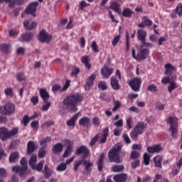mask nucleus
Segmentation results:
<instances>
[{
  "mask_svg": "<svg viewBox=\"0 0 182 182\" xmlns=\"http://www.w3.org/2000/svg\"><path fill=\"white\" fill-rule=\"evenodd\" d=\"M82 102V96L78 94L71 95L67 97L63 102V109L68 112H77V105Z\"/></svg>",
  "mask_w": 182,
  "mask_h": 182,
  "instance_id": "nucleus-1",
  "label": "nucleus"
},
{
  "mask_svg": "<svg viewBox=\"0 0 182 182\" xmlns=\"http://www.w3.org/2000/svg\"><path fill=\"white\" fill-rule=\"evenodd\" d=\"M19 134V127H13L11 130L6 127H0V140L5 141L9 139H12V137H16Z\"/></svg>",
  "mask_w": 182,
  "mask_h": 182,
  "instance_id": "nucleus-2",
  "label": "nucleus"
},
{
  "mask_svg": "<svg viewBox=\"0 0 182 182\" xmlns=\"http://www.w3.org/2000/svg\"><path fill=\"white\" fill-rule=\"evenodd\" d=\"M122 150V146L119 144H115L112 149L108 152V158L110 161L114 163H120V158L119 157V153Z\"/></svg>",
  "mask_w": 182,
  "mask_h": 182,
  "instance_id": "nucleus-3",
  "label": "nucleus"
},
{
  "mask_svg": "<svg viewBox=\"0 0 182 182\" xmlns=\"http://www.w3.org/2000/svg\"><path fill=\"white\" fill-rule=\"evenodd\" d=\"M167 122L169 123L171 126L168 130L171 133V136L173 137V139H177V129L178 127V119L176 117H169L167 119Z\"/></svg>",
  "mask_w": 182,
  "mask_h": 182,
  "instance_id": "nucleus-4",
  "label": "nucleus"
},
{
  "mask_svg": "<svg viewBox=\"0 0 182 182\" xmlns=\"http://www.w3.org/2000/svg\"><path fill=\"white\" fill-rule=\"evenodd\" d=\"M0 113L5 116H11L12 113H15V104L6 102L5 105L1 106Z\"/></svg>",
  "mask_w": 182,
  "mask_h": 182,
  "instance_id": "nucleus-5",
  "label": "nucleus"
},
{
  "mask_svg": "<svg viewBox=\"0 0 182 182\" xmlns=\"http://www.w3.org/2000/svg\"><path fill=\"white\" fill-rule=\"evenodd\" d=\"M21 166H14L12 168V171L15 173H18L20 177H22L25 173H26V170H28V164L26 163V159L22 158L20 161Z\"/></svg>",
  "mask_w": 182,
  "mask_h": 182,
  "instance_id": "nucleus-6",
  "label": "nucleus"
},
{
  "mask_svg": "<svg viewBox=\"0 0 182 182\" xmlns=\"http://www.w3.org/2000/svg\"><path fill=\"white\" fill-rule=\"evenodd\" d=\"M144 129H146V126H144V122L138 123L136 125L135 128L130 133L131 138L134 140L137 139L139 134H143V133H144Z\"/></svg>",
  "mask_w": 182,
  "mask_h": 182,
  "instance_id": "nucleus-7",
  "label": "nucleus"
},
{
  "mask_svg": "<svg viewBox=\"0 0 182 182\" xmlns=\"http://www.w3.org/2000/svg\"><path fill=\"white\" fill-rule=\"evenodd\" d=\"M52 38L53 36L45 30L40 31L38 35V41L43 43H49L52 41Z\"/></svg>",
  "mask_w": 182,
  "mask_h": 182,
  "instance_id": "nucleus-8",
  "label": "nucleus"
},
{
  "mask_svg": "<svg viewBox=\"0 0 182 182\" xmlns=\"http://www.w3.org/2000/svg\"><path fill=\"white\" fill-rule=\"evenodd\" d=\"M64 143L65 146H67V148L63 155V157L64 159H66V157H69L70 154L73 152V141L69 140V139H65L64 141Z\"/></svg>",
  "mask_w": 182,
  "mask_h": 182,
  "instance_id": "nucleus-9",
  "label": "nucleus"
},
{
  "mask_svg": "<svg viewBox=\"0 0 182 182\" xmlns=\"http://www.w3.org/2000/svg\"><path fill=\"white\" fill-rule=\"evenodd\" d=\"M129 86L134 92H139L140 90V86L141 85V79L140 78H133L129 82Z\"/></svg>",
  "mask_w": 182,
  "mask_h": 182,
  "instance_id": "nucleus-10",
  "label": "nucleus"
},
{
  "mask_svg": "<svg viewBox=\"0 0 182 182\" xmlns=\"http://www.w3.org/2000/svg\"><path fill=\"white\" fill-rule=\"evenodd\" d=\"M39 5V3L38 1H33L31 3L28 7L26 9V13L30 14L33 16H36V14L35 12H36V7Z\"/></svg>",
  "mask_w": 182,
  "mask_h": 182,
  "instance_id": "nucleus-11",
  "label": "nucleus"
},
{
  "mask_svg": "<svg viewBox=\"0 0 182 182\" xmlns=\"http://www.w3.org/2000/svg\"><path fill=\"white\" fill-rule=\"evenodd\" d=\"M114 70L113 68H109L107 66L105 65L101 69V74L104 79H109Z\"/></svg>",
  "mask_w": 182,
  "mask_h": 182,
  "instance_id": "nucleus-12",
  "label": "nucleus"
},
{
  "mask_svg": "<svg viewBox=\"0 0 182 182\" xmlns=\"http://www.w3.org/2000/svg\"><path fill=\"white\" fill-rule=\"evenodd\" d=\"M76 154L77 156L82 154L83 157H87L89 156V149L86 146H81L77 149Z\"/></svg>",
  "mask_w": 182,
  "mask_h": 182,
  "instance_id": "nucleus-13",
  "label": "nucleus"
},
{
  "mask_svg": "<svg viewBox=\"0 0 182 182\" xmlns=\"http://www.w3.org/2000/svg\"><path fill=\"white\" fill-rule=\"evenodd\" d=\"M23 26L26 29L32 31V29H35L38 26V23L36 21L31 23V20H26L23 21Z\"/></svg>",
  "mask_w": 182,
  "mask_h": 182,
  "instance_id": "nucleus-14",
  "label": "nucleus"
},
{
  "mask_svg": "<svg viewBox=\"0 0 182 182\" xmlns=\"http://www.w3.org/2000/svg\"><path fill=\"white\" fill-rule=\"evenodd\" d=\"M148 153L154 154V153H160L161 150H163V147L160 144H156L153 146H148L146 148Z\"/></svg>",
  "mask_w": 182,
  "mask_h": 182,
  "instance_id": "nucleus-15",
  "label": "nucleus"
},
{
  "mask_svg": "<svg viewBox=\"0 0 182 182\" xmlns=\"http://www.w3.org/2000/svg\"><path fill=\"white\" fill-rule=\"evenodd\" d=\"M99 139H100V143L103 144L106 143V141L107 140V136H109V128H105L103 129L102 134H98Z\"/></svg>",
  "mask_w": 182,
  "mask_h": 182,
  "instance_id": "nucleus-16",
  "label": "nucleus"
},
{
  "mask_svg": "<svg viewBox=\"0 0 182 182\" xmlns=\"http://www.w3.org/2000/svg\"><path fill=\"white\" fill-rule=\"evenodd\" d=\"M38 149L36 144L33 141H29L27 144V154H32Z\"/></svg>",
  "mask_w": 182,
  "mask_h": 182,
  "instance_id": "nucleus-17",
  "label": "nucleus"
},
{
  "mask_svg": "<svg viewBox=\"0 0 182 182\" xmlns=\"http://www.w3.org/2000/svg\"><path fill=\"white\" fill-rule=\"evenodd\" d=\"M96 79V75L94 74H92L91 76H90L85 85V90H90V88L92 87V85H93V82Z\"/></svg>",
  "mask_w": 182,
  "mask_h": 182,
  "instance_id": "nucleus-18",
  "label": "nucleus"
},
{
  "mask_svg": "<svg viewBox=\"0 0 182 182\" xmlns=\"http://www.w3.org/2000/svg\"><path fill=\"white\" fill-rule=\"evenodd\" d=\"M78 117H79V114H76L73 115V117L67 120L66 122L67 126H68L69 127H75L76 126V121L77 120Z\"/></svg>",
  "mask_w": 182,
  "mask_h": 182,
  "instance_id": "nucleus-19",
  "label": "nucleus"
},
{
  "mask_svg": "<svg viewBox=\"0 0 182 182\" xmlns=\"http://www.w3.org/2000/svg\"><path fill=\"white\" fill-rule=\"evenodd\" d=\"M110 82H111V86L114 90H120V84H119V80L116 79V77L112 76L110 78Z\"/></svg>",
  "mask_w": 182,
  "mask_h": 182,
  "instance_id": "nucleus-20",
  "label": "nucleus"
},
{
  "mask_svg": "<svg viewBox=\"0 0 182 182\" xmlns=\"http://www.w3.org/2000/svg\"><path fill=\"white\" fill-rule=\"evenodd\" d=\"M79 124L82 126V127H89L90 126V118L87 117L81 118L79 121Z\"/></svg>",
  "mask_w": 182,
  "mask_h": 182,
  "instance_id": "nucleus-21",
  "label": "nucleus"
},
{
  "mask_svg": "<svg viewBox=\"0 0 182 182\" xmlns=\"http://www.w3.org/2000/svg\"><path fill=\"white\" fill-rule=\"evenodd\" d=\"M114 180L116 182H124L127 180V175L126 173L117 174L114 176Z\"/></svg>",
  "mask_w": 182,
  "mask_h": 182,
  "instance_id": "nucleus-22",
  "label": "nucleus"
},
{
  "mask_svg": "<svg viewBox=\"0 0 182 182\" xmlns=\"http://www.w3.org/2000/svg\"><path fill=\"white\" fill-rule=\"evenodd\" d=\"M36 117H38L37 114H34L33 116H31V117H29L28 115H25L23 117V120L21 121V123L23 124V125L25 127L28 126V124H29V122H31V120H33V119H36Z\"/></svg>",
  "mask_w": 182,
  "mask_h": 182,
  "instance_id": "nucleus-23",
  "label": "nucleus"
},
{
  "mask_svg": "<svg viewBox=\"0 0 182 182\" xmlns=\"http://www.w3.org/2000/svg\"><path fill=\"white\" fill-rule=\"evenodd\" d=\"M149 49H142L137 54L138 59H146L149 56Z\"/></svg>",
  "mask_w": 182,
  "mask_h": 182,
  "instance_id": "nucleus-24",
  "label": "nucleus"
},
{
  "mask_svg": "<svg viewBox=\"0 0 182 182\" xmlns=\"http://www.w3.org/2000/svg\"><path fill=\"white\" fill-rule=\"evenodd\" d=\"M111 9H113L117 14H122V10L120 9V4H119L117 2L114 1L110 4Z\"/></svg>",
  "mask_w": 182,
  "mask_h": 182,
  "instance_id": "nucleus-25",
  "label": "nucleus"
},
{
  "mask_svg": "<svg viewBox=\"0 0 182 182\" xmlns=\"http://www.w3.org/2000/svg\"><path fill=\"white\" fill-rule=\"evenodd\" d=\"M103 160H105V153L100 154L98 161L97 162L99 171L103 170Z\"/></svg>",
  "mask_w": 182,
  "mask_h": 182,
  "instance_id": "nucleus-26",
  "label": "nucleus"
},
{
  "mask_svg": "<svg viewBox=\"0 0 182 182\" xmlns=\"http://www.w3.org/2000/svg\"><path fill=\"white\" fill-rule=\"evenodd\" d=\"M165 75H171L173 72L176 71V67L173 66L171 63L165 65Z\"/></svg>",
  "mask_w": 182,
  "mask_h": 182,
  "instance_id": "nucleus-27",
  "label": "nucleus"
},
{
  "mask_svg": "<svg viewBox=\"0 0 182 182\" xmlns=\"http://www.w3.org/2000/svg\"><path fill=\"white\" fill-rule=\"evenodd\" d=\"M40 96L43 99V102H48L49 100V93L46 92V90L45 89H41L40 90Z\"/></svg>",
  "mask_w": 182,
  "mask_h": 182,
  "instance_id": "nucleus-28",
  "label": "nucleus"
},
{
  "mask_svg": "<svg viewBox=\"0 0 182 182\" xmlns=\"http://www.w3.org/2000/svg\"><path fill=\"white\" fill-rule=\"evenodd\" d=\"M137 33H138L139 41H141V42L146 41V37L147 36V33H146L144 31V30L140 29L137 31Z\"/></svg>",
  "mask_w": 182,
  "mask_h": 182,
  "instance_id": "nucleus-29",
  "label": "nucleus"
},
{
  "mask_svg": "<svg viewBox=\"0 0 182 182\" xmlns=\"http://www.w3.org/2000/svg\"><path fill=\"white\" fill-rule=\"evenodd\" d=\"M63 151V144L60 143L56 144L53 147V153H62Z\"/></svg>",
  "mask_w": 182,
  "mask_h": 182,
  "instance_id": "nucleus-30",
  "label": "nucleus"
},
{
  "mask_svg": "<svg viewBox=\"0 0 182 182\" xmlns=\"http://www.w3.org/2000/svg\"><path fill=\"white\" fill-rule=\"evenodd\" d=\"M81 62L85 65L87 69H90V68H92V65L89 63V55L82 56L81 58Z\"/></svg>",
  "mask_w": 182,
  "mask_h": 182,
  "instance_id": "nucleus-31",
  "label": "nucleus"
},
{
  "mask_svg": "<svg viewBox=\"0 0 182 182\" xmlns=\"http://www.w3.org/2000/svg\"><path fill=\"white\" fill-rule=\"evenodd\" d=\"M33 38V34L31 32H27L23 34L22 39L24 41V42H29V41H32V38Z\"/></svg>",
  "mask_w": 182,
  "mask_h": 182,
  "instance_id": "nucleus-32",
  "label": "nucleus"
},
{
  "mask_svg": "<svg viewBox=\"0 0 182 182\" xmlns=\"http://www.w3.org/2000/svg\"><path fill=\"white\" fill-rule=\"evenodd\" d=\"M140 159V151L134 150L131 152L130 159L131 160H137Z\"/></svg>",
  "mask_w": 182,
  "mask_h": 182,
  "instance_id": "nucleus-33",
  "label": "nucleus"
},
{
  "mask_svg": "<svg viewBox=\"0 0 182 182\" xmlns=\"http://www.w3.org/2000/svg\"><path fill=\"white\" fill-rule=\"evenodd\" d=\"M0 50L3 52V53H9L11 50V45H8V44L0 45Z\"/></svg>",
  "mask_w": 182,
  "mask_h": 182,
  "instance_id": "nucleus-34",
  "label": "nucleus"
},
{
  "mask_svg": "<svg viewBox=\"0 0 182 182\" xmlns=\"http://www.w3.org/2000/svg\"><path fill=\"white\" fill-rule=\"evenodd\" d=\"M36 155H32L30 158L28 164L33 168V170H35V164H36Z\"/></svg>",
  "mask_w": 182,
  "mask_h": 182,
  "instance_id": "nucleus-35",
  "label": "nucleus"
},
{
  "mask_svg": "<svg viewBox=\"0 0 182 182\" xmlns=\"http://www.w3.org/2000/svg\"><path fill=\"white\" fill-rule=\"evenodd\" d=\"M153 161L156 167H159V168H161V156L160 155L155 156Z\"/></svg>",
  "mask_w": 182,
  "mask_h": 182,
  "instance_id": "nucleus-36",
  "label": "nucleus"
},
{
  "mask_svg": "<svg viewBox=\"0 0 182 182\" xmlns=\"http://www.w3.org/2000/svg\"><path fill=\"white\" fill-rule=\"evenodd\" d=\"M81 164H86V160L82 159V160H79L77 161H75L73 166V169L75 170V171H77Z\"/></svg>",
  "mask_w": 182,
  "mask_h": 182,
  "instance_id": "nucleus-37",
  "label": "nucleus"
},
{
  "mask_svg": "<svg viewBox=\"0 0 182 182\" xmlns=\"http://www.w3.org/2000/svg\"><path fill=\"white\" fill-rule=\"evenodd\" d=\"M18 159H19V153L14 152L10 155L9 161L10 163H15Z\"/></svg>",
  "mask_w": 182,
  "mask_h": 182,
  "instance_id": "nucleus-38",
  "label": "nucleus"
},
{
  "mask_svg": "<svg viewBox=\"0 0 182 182\" xmlns=\"http://www.w3.org/2000/svg\"><path fill=\"white\" fill-rule=\"evenodd\" d=\"M133 14H134V11H132L130 9H125L122 12V15L125 16V18H130Z\"/></svg>",
  "mask_w": 182,
  "mask_h": 182,
  "instance_id": "nucleus-39",
  "label": "nucleus"
},
{
  "mask_svg": "<svg viewBox=\"0 0 182 182\" xmlns=\"http://www.w3.org/2000/svg\"><path fill=\"white\" fill-rule=\"evenodd\" d=\"M43 174L46 178H48L50 176H52V171H50L48 165H45L44 166Z\"/></svg>",
  "mask_w": 182,
  "mask_h": 182,
  "instance_id": "nucleus-40",
  "label": "nucleus"
},
{
  "mask_svg": "<svg viewBox=\"0 0 182 182\" xmlns=\"http://www.w3.org/2000/svg\"><path fill=\"white\" fill-rule=\"evenodd\" d=\"M66 168H68L66 164H65V162H63L57 166L56 170L57 171L62 172V171H65Z\"/></svg>",
  "mask_w": 182,
  "mask_h": 182,
  "instance_id": "nucleus-41",
  "label": "nucleus"
},
{
  "mask_svg": "<svg viewBox=\"0 0 182 182\" xmlns=\"http://www.w3.org/2000/svg\"><path fill=\"white\" fill-rule=\"evenodd\" d=\"M84 166H85V171L87 173H90L92 171V166H93V163L90 162V161H86L85 164H82Z\"/></svg>",
  "mask_w": 182,
  "mask_h": 182,
  "instance_id": "nucleus-42",
  "label": "nucleus"
},
{
  "mask_svg": "<svg viewBox=\"0 0 182 182\" xmlns=\"http://www.w3.org/2000/svg\"><path fill=\"white\" fill-rule=\"evenodd\" d=\"M124 170V166L122 165H115L112 167V171L114 173H119V171H123Z\"/></svg>",
  "mask_w": 182,
  "mask_h": 182,
  "instance_id": "nucleus-43",
  "label": "nucleus"
},
{
  "mask_svg": "<svg viewBox=\"0 0 182 182\" xmlns=\"http://www.w3.org/2000/svg\"><path fill=\"white\" fill-rule=\"evenodd\" d=\"M52 105V102L46 101L42 105V110L44 112H47V110H49V107H50V105Z\"/></svg>",
  "mask_w": 182,
  "mask_h": 182,
  "instance_id": "nucleus-44",
  "label": "nucleus"
},
{
  "mask_svg": "<svg viewBox=\"0 0 182 182\" xmlns=\"http://www.w3.org/2000/svg\"><path fill=\"white\" fill-rule=\"evenodd\" d=\"M46 156V148H41L38 151V157L40 159H43Z\"/></svg>",
  "mask_w": 182,
  "mask_h": 182,
  "instance_id": "nucleus-45",
  "label": "nucleus"
},
{
  "mask_svg": "<svg viewBox=\"0 0 182 182\" xmlns=\"http://www.w3.org/2000/svg\"><path fill=\"white\" fill-rule=\"evenodd\" d=\"M16 79L18 82H23V80H26V77H25V75H23V73H18L16 75Z\"/></svg>",
  "mask_w": 182,
  "mask_h": 182,
  "instance_id": "nucleus-46",
  "label": "nucleus"
},
{
  "mask_svg": "<svg viewBox=\"0 0 182 182\" xmlns=\"http://www.w3.org/2000/svg\"><path fill=\"white\" fill-rule=\"evenodd\" d=\"M144 163L145 166L150 164V156L147 153L144 154Z\"/></svg>",
  "mask_w": 182,
  "mask_h": 182,
  "instance_id": "nucleus-47",
  "label": "nucleus"
},
{
  "mask_svg": "<svg viewBox=\"0 0 182 182\" xmlns=\"http://www.w3.org/2000/svg\"><path fill=\"white\" fill-rule=\"evenodd\" d=\"M180 168H181V166H179V165H176L173 166L172 170V174L173 176H177L178 173H180Z\"/></svg>",
  "mask_w": 182,
  "mask_h": 182,
  "instance_id": "nucleus-48",
  "label": "nucleus"
},
{
  "mask_svg": "<svg viewBox=\"0 0 182 182\" xmlns=\"http://www.w3.org/2000/svg\"><path fill=\"white\" fill-rule=\"evenodd\" d=\"M177 87V84L174 82H171L170 85L168 87V90L169 92V93H171V92H173V90H174V89H176Z\"/></svg>",
  "mask_w": 182,
  "mask_h": 182,
  "instance_id": "nucleus-49",
  "label": "nucleus"
},
{
  "mask_svg": "<svg viewBox=\"0 0 182 182\" xmlns=\"http://www.w3.org/2000/svg\"><path fill=\"white\" fill-rule=\"evenodd\" d=\"M6 96H9V97H12L14 96V90L12 88H6L4 90Z\"/></svg>",
  "mask_w": 182,
  "mask_h": 182,
  "instance_id": "nucleus-50",
  "label": "nucleus"
},
{
  "mask_svg": "<svg viewBox=\"0 0 182 182\" xmlns=\"http://www.w3.org/2000/svg\"><path fill=\"white\" fill-rule=\"evenodd\" d=\"M52 140V138L50 136H47L44 139H42L40 141L41 146H45L46 143H50V141Z\"/></svg>",
  "mask_w": 182,
  "mask_h": 182,
  "instance_id": "nucleus-51",
  "label": "nucleus"
},
{
  "mask_svg": "<svg viewBox=\"0 0 182 182\" xmlns=\"http://www.w3.org/2000/svg\"><path fill=\"white\" fill-rule=\"evenodd\" d=\"M43 163L44 161H41L36 166H35V170H36L37 171H42V169L43 168Z\"/></svg>",
  "mask_w": 182,
  "mask_h": 182,
  "instance_id": "nucleus-52",
  "label": "nucleus"
},
{
  "mask_svg": "<svg viewBox=\"0 0 182 182\" xmlns=\"http://www.w3.org/2000/svg\"><path fill=\"white\" fill-rule=\"evenodd\" d=\"M92 124L95 127H99V126H100V119L97 117H95L92 119Z\"/></svg>",
  "mask_w": 182,
  "mask_h": 182,
  "instance_id": "nucleus-53",
  "label": "nucleus"
},
{
  "mask_svg": "<svg viewBox=\"0 0 182 182\" xmlns=\"http://www.w3.org/2000/svg\"><path fill=\"white\" fill-rule=\"evenodd\" d=\"M131 166L132 168H137L140 166V159H135L132 162Z\"/></svg>",
  "mask_w": 182,
  "mask_h": 182,
  "instance_id": "nucleus-54",
  "label": "nucleus"
},
{
  "mask_svg": "<svg viewBox=\"0 0 182 182\" xmlns=\"http://www.w3.org/2000/svg\"><path fill=\"white\" fill-rule=\"evenodd\" d=\"M6 176H7L6 170L4 168H0V180L6 177Z\"/></svg>",
  "mask_w": 182,
  "mask_h": 182,
  "instance_id": "nucleus-55",
  "label": "nucleus"
},
{
  "mask_svg": "<svg viewBox=\"0 0 182 182\" xmlns=\"http://www.w3.org/2000/svg\"><path fill=\"white\" fill-rule=\"evenodd\" d=\"M144 23L145 26H151V25H153V21H151V20L147 18L146 17H144Z\"/></svg>",
  "mask_w": 182,
  "mask_h": 182,
  "instance_id": "nucleus-56",
  "label": "nucleus"
},
{
  "mask_svg": "<svg viewBox=\"0 0 182 182\" xmlns=\"http://www.w3.org/2000/svg\"><path fill=\"white\" fill-rule=\"evenodd\" d=\"M99 89H102V90H106L107 89V86L106 85V83L103 81H101L98 84Z\"/></svg>",
  "mask_w": 182,
  "mask_h": 182,
  "instance_id": "nucleus-57",
  "label": "nucleus"
},
{
  "mask_svg": "<svg viewBox=\"0 0 182 182\" xmlns=\"http://www.w3.org/2000/svg\"><path fill=\"white\" fill-rule=\"evenodd\" d=\"M99 136L100 135H95L92 139L90 143V146H95L96 144V141L99 140Z\"/></svg>",
  "mask_w": 182,
  "mask_h": 182,
  "instance_id": "nucleus-58",
  "label": "nucleus"
},
{
  "mask_svg": "<svg viewBox=\"0 0 182 182\" xmlns=\"http://www.w3.org/2000/svg\"><path fill=\"white\" fill-rule=\"evenodd\" d=\"M18 33H19V31L15 30V29H11L9 31V36H11V38H14V36H16L18 35Z\"/></svg>",
  "mask_w": 182,
  "mask_h": 182,
  "instance_id": "nucleus-59",
  "label": "nucleus"
},
{
  "mask_svg": "<svg viewBox=\"0 0 182 182\" xmlns=\"http://www.w3.org/2000/svg\"><path fill=\"white\" fill-rule=\"evenodd\" d=\"M91 48L94 52L97 53L99 52V48H97V44L96 43V41H93L91 45Z\"/></svg>",
  "mask_w": 182,
  "mask_h": 182,
  "instance_id": "nucleus-60",
  "label": "nucleus"
},
{
  "mask_svg": "<svg viewBox=\"0 0 182 182\" xmlns=\"http://www.w3.org/2000/svg\"><path fill=\"white\" fill-rule=\"evenodd\" d=\"M80 9L83 11V9L86 8V6H89V4L86 3L85 1H82L80 2Z\"/></svg>",
  "mask_w": 182,
  "mask_h": 182,
  "instance_id": "nucleus-61",
  "label": "nucleus"
},
{
  "mask_svg": "<svg viewBox=\"0 0 182 182\" xmlns=\"http://www.w3.org/2000/svg\"><path fill=\"white\" fill-rule=\"evenodd\" d=\"M176 11L177 14L179 15V16H181V15H182V4H179L177 6Z\"/></svg>",
  "mask_w": 182,
  "mask_h": 182,
  "instance_id": "nucleus-62",
  "label": "nucleus"
},
{
  "mask_svg": "<svg viewBox=\"0 0 182 182\" xmlns=\"http://www.w3.org/2000/svg\"><path fill=\"white\" fill-rule=\"evenodd\" d=\"M62 87H60V85L59 84H56L55 85L53 86L52 87V90L53 92H59V90H60Z\"/></svg>",
  "mask_w": 182,
  "mask_h": 182,
  "instance_id": "nucleus-63",
  "label": "nucleus"
},
{
  "mask_svg": "<svg viewBox=\"0 0 182 182\" xmlns=\"http://www.w3.org/2000/svg\"><path fill=\"white\" fill-rule=\"evenodd\" d=\"M148 90L149 92H156V90H157V87H156V85H149Z\"/></svg>",
  "mask_w": 182,
  "mask_h": 182,
  "instance_id": "nucleus-64",
  "label": "nucleus"
}]
</instances>
